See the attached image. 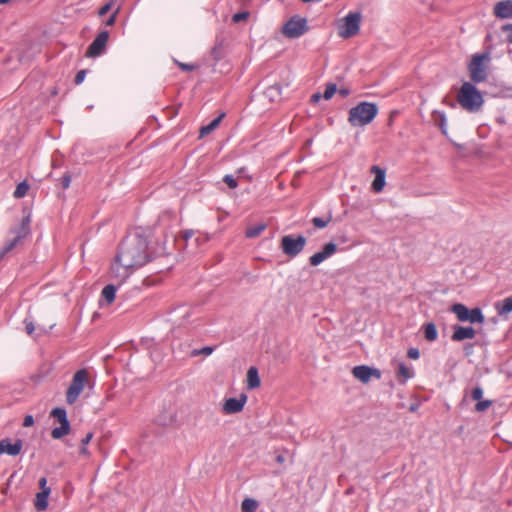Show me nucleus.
<instances>
[{
	"label": "nucleus",
	"mask_w": 512,
	"mask_h": 512,
	"mask_svg": "<svg viewBox=\"0 0 512 512\" xmlns=\"http://www.w3.org/2000/svg\"><path fill=\"white\" fill-rule=\"evenodd\" d=\"M153 253L148 247L146 236L140 232L127 235L119 244L117 262L124 267H141L151 261Z\"/></svg>",
	"instance_id": "f257e3e1"
},
{
	"label": "nucleus",
	"mask_w": 512,
	"mask_h": 512,
	"mask_svg": "<svg viewBox=\"0 0 512 512\" xmlns=\"http://www.w3.org/2000/svg\"><path fill=\"white\" fill-rule=\"evenodd\" d=\"M476 83L464 82L457 94V101L463 109L469 112H478L483 103L481 92L476 88Z\"/></svg>",
	"instance_id": "f03ea898"
},
{
	"label": "nucleus",
	"mask_w": 512,
	"mask_h": 512,
	"mask_svg": "<svg viewBox=\"0 0 512 512\" xmlns=\"http://www.w3.org/2000/svg\"><path fill=\"white\" fill-rule=\"evenodd\" d=\"M378 114V106L372 102H360L349 110L348 122L351 126H365L371 123Z\"/></svg>",
	"instance_id": "7ed1b4c3"
},
{
	"label": "nucleus",
	"mask_w": 512,
	"mask_h": 512,
	"mask_svg": "<svg viewBox=\"0 0 512 512\" xmlns=\"http://www.w3.org/2000/svg\"><path fill=\"white\" fill-rule=\"evenodd\" d=\"M489 52L476 53L468 64V72L472 83H482L488 79L487 64L490 62Z\"/></svg>",
	"instance_id": "20e7f679"
},
{
	"label": "nucleus",
	"mask_w": 512,
	"mask_h": 512,
	"mask_svg": "<svg viewBox=\"0 0 512 512\" xmlns=\"http://www.w3.org/2000/svg\"><path fill=\"white\" fill-rule=\"evenodd\" d=\"M362 15L360 12H349L338 26V35L343 39L351 38L360 31Z\"/></svg>",
	"instance_id": "39448f33"
},
{
	"label": "nucleus",
	"mask_w": 512,
	"mask_h": 512,
	"mask_svg": "<svg viewBox=\"0 0 512 512\" xmlns=\"http://www.w3.org/2000/svg\"><path fill=\"white\" fill-rule=\"evenodd\" d=\"M88 377L89 373L86 369H79L75 372L66 392V402L68 404H74L76 402L88 382Z\"/></svg>",
	"instance_id": "423d86ee"
},
{
	"label": "nucleus",
	"mask_w": 512,
	"mask_h": 512,
	"mask_svg": "<svg viewBox=\"0 0 512 512\" xmlns=\"http://www.w3.org/2000/svg\"><path fill=\"white\" fill-rule=\"evenodd\" d=\"M306 243L303 235H285L281 238L280 248L285 255L294 258L304 250Z\"/></svg>",
	"instance_id": "0eeeda50"
},
{
	"label": "nucleus",
	"mask_w": 512,
	"mask_h": 512,
	"mask_svg": "<svg viewBox=\"0 0 512 512\" xmlns=\"http://www.w3.org/2000/svg\"><path fill=\"white\" fill-rule=\"evenodd\" d=\"M29 217L23 218L21 224L17 228H13L10 230L14 237L6 241L5 245L0 250V261L4 258L6 254L12 251L22 239H24L29 233Z\"/></svg>",
	"instance_id": "6e6552de"
},
{
	"label": "nucleus",
	"mask_w": 512,
	"mask_h": 512,
	"mask_svg": "<svg viewBox=\"0 0 512 512\" xmlns=\"http://www.w3.org/2000/svg\"><path fill=\"white\" fill-rule=\"evenodd\" d=\"M451 311L457 316V319L461 322L481 324L485 320V317L480 308L469 309L464 304L457 303L451 306Z\"/></svg>",
	"instance_id": "1a4fd4ad"
},
{
	"label": "nucleus",
	"mask_w": 512,
	"mask_h": 512,
	"mask_svg": "<svg viewBox=\"0 0 512 512\" xmlns=\"http://www.w3.org/2000/svg\"><path fill=\"white\" fill-rule=\"evenodd\" d=\"M50 416L55 418L59 423V427H55L51 431L53 439H61L63 436L69 434L71 425L67 417V411L62 407H56L50 412Z\"/></svg>",
	"instance_id": "9d476101"
},
{
	"label": "nucleus",
	"mask_w": 512,
	"mask_h": 512,
	"mask_svg": "<svg viewBox=\"0 0 512 512\" xmlns=\"http://www.w3.org/2000/svg\"><path fill=\"white\" fill-rule=\"evenodd\" d=\"M308 30L305 18L295 15L283 26L282 33L290 39L299 38Z\"/></svg>",
	"instance_id": "9b49d317"
},
{
	"label": "nucleus",
	"mask_w": 512,
	"mask_h": 512,
	"mask_svg": "<svg viewBox=\"0 0 512 512\" xmlns=\"http://www.w3.org/2000/svg\"><path fill=\"white\" fill-rule=\"evenodd\" d=\"M108 40L109 32L107 30L101 31L89 45L85 55L90 58L101 56L106 51Z\"/></svg>",
	"instance_id": "f8f14e48"
},
{
	"label": "nucleus",
	"mask_w": 512,
	"mask_h": 512,
	"mask_svg": "<svg viewBox=\"0 0 512 512\" xmlns=\"http://www.w3.org/2000/svg\"><path fill=\"white\" fill-rule=\"evenodd\" d=\"M352 374L356 379L365 384L368 383L371 378L379 380L382 375L379 369L367 365L355 366L352 370Z\"/></svg>",
	"instance_id": "ddd939ff"
},
{
	"label": "nucleus",
	"mask_w": 512,
	"mask_h": 512,
	"mask_svg": "<svg viewBox=\"0 0 512 512\" xmlns=\"http://www.w3.org/2000/svg\"><path fill=\"white\" fill-rule=\"evenodd\" d=\"M336 251H337V245L333 242H329L323 246L321 251L310 256L309 263L311 266H318L324 260L331 257Z\"/></svg>",
	"instance_id": "4468645a"
},
{
	"label": "nucleus",
	"mask_w": 512,
	"mask_h": 512,
	"mask_svg": "<svg viewBox=\"0 0 512 512\" xmlns=\"http://www.w3.org/2000/svg\"><path fill=\"white\" fill-rule=\"evenodd\" d=\"M247 396L241 394L238 398H228L225 400L222 406V410L225 414H236L243 410Z\"/></svg>",
	"instance_id": "2eb2a0df"
},
{
	"label": "nucleus",
	"mask_w": 512,
	"mask_h": 512,
	"mask_svg": "<svg viewBox=\"0 0 512 512\" xmlns=\"http://www.w3.org/2000/svg\"><path fill=\"white\" fill-rule=\"evenodd\" d=\"M476 336V330L471 326L454 325L451 335L452 341L461 342L466 339H473Z\"/></svg>",
	"instance_id": "dca6fc26"
},
{
	"label": "nucleus",
	"mask_w": 512,
	"mask_h": 512,
	"mask_svg": "<svg viewBox=\"0 0 512 512\" xmlns=\"http://www.w3.org/2000/svg\"><path fill=\"white\" fill-rule=\"evenodd\" d=\"M23 442L21 439H17L14 443H11L9 438L0 440V455L6 453L10 456H16L21 452Z\"/></svg>",
	"instance_id": "f3484780"
},
{
	"label": "nucleus",
	"mask_w": 512,
	"mask_h": 512,
	"mask_svg": "<svg viewBox=\"0 0 512 512\" xmlns=\"http://www.w3.org/2000/svg\"><path fill=\"white\" fill-rule=\"evenodd\" d=\"M132 267H124L122 264L117 262L115 258V263L111 265L110 273L111 277L118 281V284H122L131 274Z\"/></svg>",
	"instance_id": "a211bd4d"
},
{
	"label": "nucleus",
	"mask_w": 512,
	"mask_h": 512,
	"mask_svg": "<svg viewBox=\"0 0 512 512\" xmlns=\"http://www.w3.org/2000/svg\"><path fill=\"white\" fill-rule=\"evenodd\" d=\"M494 15L500 19L512 18V0L499 1L494 5Z\"/></svg>",
	"instance_id": "6ab92c4d"
},
{
	"label": "nucleus",
	"mask_w": 512,
	"mask_h": 512,
	"mask_svg": "<svg viewBox=\"0 0 512 512\" xmlns=\"http://www.w3.org/2000/svg\"><path fill=\"white\" fill-rule=\"evenodd\" d=\"M371 172L375 174V178L372 182V190L375 193H379L383 190L385 183H386V174L385 170L380 168L379 166H372Z\"/></svg>",
	"instance_id": "aec40b11"
},
{
	"label": "nucleus",
	"mask_w": 512,
	"mask_h": 512,
	"mask_svg": "<svg viewBox=\"0 0 512 512\" xmlns=\"http://www.w3.org/2000/svg\"><path fill=\"white\" fill-rule=\"evenodd\" d=\"M432 121L435 126H437L441 133L448 137V129H447V117L444 111L434 110L432 112Z\"/></svg>",
	"instance_id": "412c9836"
},
{
	"label": "nucleus",
	"mask_w": 512,
	"mask_h": 512,
	"mask_svg": "<svg viewBox=\"0 0 512 512\" xmlns=\"http://www.w3.org/2000/svg\"><path fill=\"white\" fill-rule=\"evenodd\" d=\"M396 376L398 383L401 385H405L409 379L414 377V371L411 368H409L405 363L399 362Z\"/></svg>",
	"instance_id": "4be33fe9"
},
{
	"label": "nucleus",
	"mask_w": 512,
	"mask_h": 512,
	"mask_svg": "<svg viewBox=\"0 0 512 512\" xmlns=\"http://www.w3.org/2000/svg\"><path fill=\"white\" fill-rule=\"evenodd\" d=\"M179 315V326H187L191 323L190 318L193 315V309L187 306H180L175 311Z\"/></svg>",
	"instance_id": "5701e85b"
},
{
	"label": "nucleus",
	"mask_w": 512,
	"mask_h": 512,
	"mask_svg": "<svg viewBox=\"0 0 512 512\" xmlns=\"http://www.w3.org/2000/svg\"><path fill=\"white\" fill-rule=\"evenodd\" d=\"M260 378L256 367L252 366L247 371V387L255 389L260 386Z\"/></svg>",
	"instance_id": "b1692460"
},
{
	"label": "nucleus",
	"mask_w": 512,
	"mask_h": 512,
	"mask_svg": "<svg viewBox=\"0 0 512 512\" xmlns=\"http://www.w3.org/2000/svg\"><path fill=\"white\" fill-rule=\"evenodd\" d=\"M51 493V489H45L36 494L35 507L37 510H45L48 507V497Z\"/></svg>",
	"instance_id": "393cba45"
},
{
	"label": "nucleus",
	"mask_w": 512,
	"mask_h": 512,
	"mask_svg": "<svg viewBox=\"0 0 512 512\" xmlns=\"http://www.w3.org/2000/svg\"><path fill=\"white\" fill-rule=\"evenodd\" d=\"M424 332V337L427 341L433 342L438 337V332L436 325L433 322H429L423 325L422 327Z\"/></svg>",
	"instance_id": "a878e982"
},
{
	"label": "nucleus",
	"mask_w": 512,
	"mask_h": 512,
	"mask_svg": "<svg viewBox=\"0 0 512 512\" xmlns=\"http://www.w3.org/2000/svg\"><path fill=\"white\" fill-rule=\"evenodd\" d=\"M116 291L117 286L114 284H108L103 288L101 296L108 304H111L115 300Z\"/></svg>",
	"instance_id": "bb28decb"
},
{
	"label": "nucleus",
	"mask_w": 512,
	"mask_h": 512,
	"mask_svg": "<svg viewBox=\"0 0 512 512\" xmlns=\"http://www.w3.org/2000/svg\"><path fill=\"white\" fill-rule=\"evenodd\" d=\"M224 115H225L224 113L220 114L218 117L213 119L208 125H205V126L201 127V129H200V136L202 137V136L208 135L213 130H215L219 126V124H220L222 118L224 117Z\"/></svg>",
	"instance_id": "cd10ccee"
},
{
	"label": "nucleus",
	"mask_w": 512,
	"mask_h": 512,
	"mask_svg": "<svg viewBox=\"0 0 512 512\" xmlns=\"http://www.w3.org/2000/svg\"><path fill=\"white\" fill-rule=\"evenodd\" d=\"M495 307L499 315L512 312V295L505 298L501 303H496Z\"/></svg>",
	"instance_id": "c85d7f7f"
},
{
	"label": "nucleus",
	"mask_w": 512,
	"mask_h": 512,
	"mask_svg": "<svg viewBox=\"0 0 512 512\" xmlns=\"http://www.w3.org/2000/svg\"><path fill=\"white\" fill-rule=\"evenodd\" d=\"M267 225L265 223H258L254 226L248 227L245 231V236L247 238H256L258 237L265 229Z\"/></svg>",
	"instance_id": "c756f323"
},
{
	"label": "nucleus",
	"mask_w": 512,
	"mask_h": 512,
	"mask_svg": "<svg viewBox=\"0 0 512 512\" xmlns=\"http://www.w3.org/2000/svg\"><path fill=\"white\" fill-rule=\"evenodd\" d=\"M29 188H30V186L26 181L20 182L16 186V189L13 192L14 198H16V199L23 198L27 194Z\"/></svg>",
	"instance_id": "7c9ffc66"
},
{
	"label": "nucleus",
	"mask_w": 512,
	"mask_h": 512,
	"mask_svg": "<svg viewBox=\"0 0 512 512\" xmlns=\"http://www.w3.org/2000/svg\"><path fill=\"white\" fill-rule=\"evenodd\" d=\"M257 507H258L257 501L252 498L244 499L241 504L242 512H255Z\"/></svg>",
	"instance_id": "2f4dec72"
},
{
	"label": "nucleus",
	"mask_w": 512,
	"mask_h": 512,
	"mask_svg": "<svg viewBox=\"0 0 512 512\" xmlns=\"http://www.w3.org/2000/svg\"><path fill=\"white\" fill-rule=\"evenodd\" d=\"M281 91H282V87L279 85V84H274V85H271L269 86L267 89H266V92L265 94L270 98V99H275L276 97H279L281 95Z\"/></svg>",
	"instance_id": "473e14b6"
},
{
	"label": "nucleus",
	"mask_w": 512,
	"mask_h": 512,
	"mask_svg": "<svg viewBox=\"0 0 512 512\" xmlns=\"http://www.w3.org/2000/svg\"><path fill=\"white\" fill-rule=\"evenodd\" d=\"M214 347H211V346H205L201 349H193L190 351L189 353V356L190 357H196V356H199V355H205V356H208L210 354L213 353L214 351Z\"/></svg>",
	"instance_id": "72a5a7b5"
},
{
	"label": "nucleus",
	"mask_w": 512,
	"mask_h": 512,
	"mask_svg": "<svg viewBox=\"0 0 512 512\" xmlns=\"http://www.w3.org/2000/svg\"><path fill=\"white\" fill-rule=\"evenodd\" d=\"M336 91H337V85L335 83H328L325 87L322 97L325 100H329L333 97V95L336 93Z\"/></svg>",
	"instance_id": "f704fd0d"
},
{
	"label": "nucleus",
	"mask_w": 512,
	"mask_h": 512,
	"mask_svg": "<svg viewBox=\"0 0 512 512\" xmlns=\"http://www.w3.org/2000/svg\"><path fill=\"white\" fill-rule=\"evenodd\" d=\"M330 221H331V216H328L327 219H323L320 217H314L312 219V224L314 225L315 228L323 229L329 224Z\"/></svg>",
	"instance_id": "c9c22d12"
},
{
	"label": "nucleus",
	"mask_w": 512,
	"mask_h": 512,
	"mask_svg": "<svg viewBox=\"0 0 512 512\" xmlns=\"http://www.w3.org/2000/svg\"><path fill=\"white\" fill-rule=\"evenodd\" d=\"M93 438V433L92 432H89L86 434V436L81 440V444H82V447L80 449V453L81 454H88V450L86 448V446L89 444V442L92 440Z\"/></svg>",
	"instance_id": "e433bc0d"
},
{
	"label": "nucleus",
	"mask_w": 512,
	"mask_h": 512,
	"mask_svg": "<svg viewBox=\"0 0 512 512\" xmlns=\"http://www.w3.org/2000/svg\"><path fill=\"white\" fill-rule=\"evenodd\" d=\"M492 405L491 400H479L475 405V410L477 412H484Z\"/></svg>",
	"instance_id": "4c0bfd02"
},
{
	"label": "nucleus",
	"mask_w": 512,
	"mask_h": 512,
	"mask_svg": "<svg viewBox=\"0 0 512 512\" xmlns=\"http://www.w3.org/2000/svg\"><path fill=\"white\" fill-rule=\"evenodd\" d=\"M223 182L227 184V186L231 189H235L238 187V181L232 175H225L223 177Z\"/></svg>",
	"instance_id": "58836bf2"
},
{
	"label": "nucleus",
	"mask_w": 512,
	"mask_h": 512,
	"mask_svg": "<svg viewBox=\"0 0 512 512\" xmlns=\"http://www.w3.org/2000/svg\"><path fill=\"white\" fill-rule=\"evenodd\" d=\"M472 400H475V401H479L482 399L483 397V389L481 386H476L475 388L472 389L471 391V394H470Z\"/></svg>",
	"instance_id": "ea45409f"
},
{
	"label": "nucleus",
	"mask_w": 512,
	"mask_h": 512,
	"mask_svg": "<svg viewBox=\"0 0 512 512\" xmlns=\"http://www.w3.org/2000/svg\"><path fill=\"white\" fill-rule=\"evenodd\" d=\"M61 186L64 190L68 189L71 184V175L69 172H65L60 179Z\"/></svg>",
	"instance_id": "a19ab883"
},
{
	"label": "nucleus",
	"mask_w": 512,
	"mask_h": 512,
	"mask_svg": "<svg viewBox=\"0 0 512 512\" xmlns=\"http://www.w3.org/2000/svg\"><path fill=\"white\" fill-rule=\"evenodd\" d=\"M502 32L506 35V40L512 43V24H505L502 26Z\"/></svg>",
	"instance_id": "79ce46f5"
},
{
	"label": "nucleus",
	"mask_w": 512,
	"mask_h": 512,
	"mask_svg": "<svg viewBox=\"0 0 512 512\" xmlns=\"http://www.w3.org/2000/svg\"><path fill=\"white\" fill-rule=\"evenodd\" d=\"M86 74H87V70H85V69L79 70L74 78V83L76 85L81 84L84 81Z\"/></svg>",
	"instance_id": "37998d69"
},
{
	"label": "nucleus",
	"mask_w": 512,
	"mask_h": 512,
	"mask_svg": "<svg viewBox=\"0 0 512 512\" xmlns=\"http://www.w3.org/2000/svg\"><path fill=\"white\" fill-rule=\"evenodd\" d=\"M24 324H25L26 333L31 336L33 334V332L35 331V326H34L33 321L25 319Z\"/></svg>",
	"instance_id": "c03bdc74"
},
{
	"label": "nucleus",
	"mask_w": 512,
	"mask_h": 512,
	"mask_svg": "<svg viewBox=\"0 0 512 512\" xmlns=\"http://www.w3.org/2000/svg\"><path fill=\"white\" fill-rule=\"evenodd\" d=\"M249 16L248 12H239L233 15L232 19L235 23H238L242 20H246Z\"/></svg>",
	"instance_id": "a18cd8bd"
},
{
	"label": "nucleus",
	"mask_w": 512,
	"mask_h": 512,
	"mask_svg": "<svg viewBox=\"0 0 512 512\" xmlns=\"http://www.w3.org/2000/svg\"><path fill=\"white\" fill-rule=\"evenodd\" d=\"M407 355L409 358L416 360L420 357L419 349L415 348V347H411L408 349Z\"/></svg>",
	"instance_id": "49530a36"
},
{
	"label": "nucleus",
	"mask_w": 512,
	"mask_h": 512,
	"mask_svg": "<svg viewBox=\"0 0 512 512\" xmlns=\"http://www.w3.org/2000/svg\"><path fill=\"white\" fill-rule=\"evenodd\" d=\"M111 8H112V2H109L105 5H103L98 11L99 16H104L111 10Z\"/></svg>",
	"instance_id": "de8ad7c7"
},
{
	"label": "nucleus",
	"mask_w": 512,
	"mask_h": 512,
	"mask_svg": "<svg viewBox=\"0 0 512 512\" xmlns=\"http://www.w3.org/2000/svg\"><path fill=\"white\" fill-rule=\"evenodd\" d=\"M177 65L183 70V71H193L196 69V66L193 64H187V63H181L177 62Z\"/></svg>",
	"instance_id": "09e8293b"
},
{
	"label": "nucleus",
	"mask_w": 512,
	"mask_h": 512,
	"mask_svg": "<svg viewBox=\"0 0 512 512\" xmlns=\"http://www.w3.org/2000/svg\"><path fill=\"white\" fill-rule=\"evenodd\" d=\"M34 424V418L32 415H26L24 417L23 426L24 427H30Z\"/></svg>",
	"instance_id": "8fccbe9b"
},
{
	"label": "nucleus",
	"mask_w": 512,
	"mask_h": 512,
	"mask_svg": "<svg viewBox=\"0 0 512 512\" xmlns=\"http://www.w3.org/2000/svg\"><path fill=\"white\" fill-rule=\"evenodd\" d=\"M117 13H118V10H116L115 12H113L109 18L107 19L106 21V25L108 26H112L114 25L115 21H116V18H117Z\"/></svg>",
	"instance_id": "3c124183"
},
{
	"label": "nucleus",
	"mask_w": 512,
	"mask_h": 512,
	"mask_svg": "<svg viewBox=\"0 0 512 512\" xmlns=\"http://www.w3.org/2000/svg\"><path fill=\"white\" fill-rule=\"evenodd\" d=\"M39 488L41 489V491H44L45 489H50L48 486H47V478L46 477H41L39 479Z\"/></svg>",
	"instance_id": "603ef678"
},
{
	"label": "nucleus",
	"mask_w": 512,
	"mask_h": 512,
	"mask_svg": "<svg viewBox=\"0 0 512 512\" xmlns=\"http://www.w3.org/2000/svg\"><path fill=\"white\" fill-rule=\"evenodd\" d=\"M321 94L320 93H314L312 96H311V102L313 103H317L320 98H321Z\"/></svg>",
	"instance_id": "864d4df0"
},
{
	"label": "nucleus",
	"mask_w": 512,
	"mask_h": 512,
	"mask_svg": "<svg viewBox=\"0 0 512 512\" xmlns=\"http://www.w3.org/2000/svg\"><path fill=\"white\" fill-rule=\"evenodd\" d=\"M339 94L342 96V97H346L349 95L350 91L347 89V88H341L339 89Z\"/></svg>",
	"instance_id": "5fc2aeb1"
},
{
	"label": "nucleus",
	"mask_w": 512,
	"mask_h": 512,
	"mask_svg": "<svg viewBox=\"0 0 512 512\" xmlns=\"http://www.w3.org/2000/svg\"><path fill=\"white\" fill-rule=\"evenodd\" d=\"M192 235H193V231H191V230L190 231H185V233H184L185 240H188L189 238H191Z\"/></svg>",
	"instance_id": "6e6d98bb"
},
{
	"label": "nucleus",
	"mask_w": 512,
	"mask_h": 512,
	"mask_svg": "<svg viewBox=\"0 0 512 512\" xmlns=\"http://www.w3.org/2000/svg\"><path fill=\"white\" fill-rule=\"evenodd\" d=\"M11 0H0V4H7L8 2H10Z\"/></svg>",
	"instance_id": "4d7b16f0"
},
{
	"label": "nucleus",
	"mask_w": 512,
	"mask_h": 512,
	"mask_svg": "<svg viewBox=\"0 0 512 512\" xmlns=\"http://www.w3.org/2000/svg\"><path fill=\"white\" fill-rule=\"evenodd\" d=\"M410 410L411 411H415L416 410V406H411Z\"/></svg>",
	"instance_id": "13d9d810"
}]
</instances>
